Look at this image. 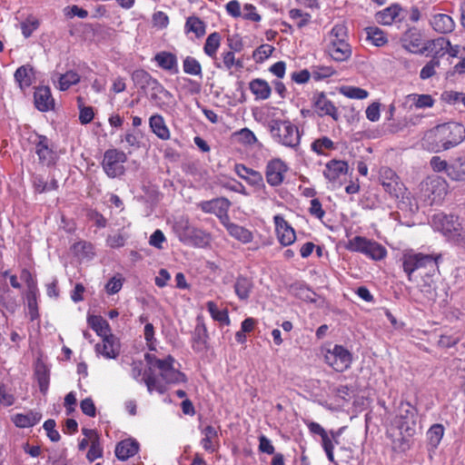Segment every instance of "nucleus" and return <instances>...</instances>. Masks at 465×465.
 I'll list each match as a JSON object with an SVG mask.
<instances>
[{"instance_id": "f257e3e1", "label": "nucleus", "mask_w": 465, "mask_h": 465, "mask_svg": "<svg viewBox=\"0 0 465 465\" xmlns=\"http://www.w3.org/2000/svg\"><path fill=\"white\" fill-rule=\"evenodd\" d=\"M465 137L464 127L456 123L445 124L429 131L422 145L430 151L440 152L460 143Z\"/></svg>"}, {"instance_id": "f03ea898", "label": "nucleus", "mask_w": 465, "mask_h": 465, "mask_svg": "<svg viewBox=\"0 0 465 465\" xmlns=\"http://www.w3.org/2000/svg\"><path fill=\"white\" fill-rule=\"evenodd\" d=\"M435 231L441 232L448 241L460 246L465 245L463 227L460 218L453 214L436 213L431 218Z\"/></svg>"}, {"instance_id": "7ed1b4c3", "label": "nucleus", "mask_w": 465, "mask_h": 465, "mask_svg": "<svg viewBox=\"0 0 465 465\" xmlns=\"http://www.w3.org/2000/svg\"><path fill=\"white\" fill-rule=\"evenodd\" d=\"M270 133L272 139L282 146L296 150L300 145L301 133L290 120H272Z\"/></svg>"}, {"instance_id": "20e7f679", "label": "nucleus", "mask_w": 465, "mask_h": 465, "mask_svg": "<svg viewBox=\"0 0 465 465\" xmlns=\"http://www.w3.org/2000/svg\"><path fill=\"white\" fill-rule=\"evenodd\" d=\"M440 254H425L416 252L413 250H407L402 253L401 261L402 268L410 282L412 281V274L415 271L427 268H437Z\"/></svg>"}, {"instance_id": "39448f33", "label": "nucleus", "mask_w": 465, "mask_h": 465, "mask_svg": "<svg viewBox=\"0 0 465 465\" xmlns=\"http://www.w3.org/2000/svg\"><path fill=\"white\" fill-rule=\"evenodd\" d=\"M345 248L350 252H360L373 261H381L387 256V250L383 245L363 236L350 239Z\"/></svg>"}, {"instance_id": "423d86ee", "label": "nucleus", "mask_w": 465, "mask_h": 465, "mask_svg": "<svg viewBox=\"0 0 465 465\" xmlns=\"http://www.w3.org/2000/svg\"><path fill=\"white\" fill-rule=\"evenodd\" d=\"M176 228L180 240L186 244L199 248H204L210 244V234L200 229L191 227L188 222L178 223Z\"/></svg>"}, {"instance_id": "0eeeda50", "label": "nucleus", "mask_w": 465, "mask_h": 465, "mask_svg": "<svg viewBox=\"0 0 465 465\" xmlns=\"http://www.w3.org/2000/svg\"><path fill=\"white\" fill-rule=\"evenodd\" d=\"M127 161L124 152L117 149H108L104 153L102 166L110 178H115L124 173V163Z\"/></svg>"}, {"instance_id": "6e6552de", "label": "nucleus", "mask_w": 465, "mask_h": 465, "mask_svg": "<svg viewBox=\"0 0 465 465\" xmlns=\"http://www.w3.org/2000/svg\"><path fill=\"white\" fill-rule=\"evenodd\" d=\"M380 180L384 190L396 200H404L407 190L395 172L388 167H383L380 171Z\"/></svg>"}, {"instance_id": "1a4fd4ad", "label": "nucleus", "mask_w": 465, "mask_h": 465, "mask_svg": "<svg viewBox=\"0 0 465 465\" xmlns=\"http://www.w3.org/2000/svg\"><path fill=\"white\" fill-rule=\"evenodd\" d=\"M325 362L336 371H344L351 364V354L341 345H334L324 353Z\"/></svg>"}, {"instance_id": "9d476101", "label": "nucleus", "mask_w": 465, "mask_h": 465, "mask_svg": "<svg viewBox=\"0 0 465 465\" xmlns=\"http://www.w3.org/2000/svg\"><path fill=\"white\" fill-rule=\"evenodd\" d=\"M447 191L448 185L446 181L440 177L429 178L421 185L422 194L430 204L441 202Z\"/></svg>"}, {"instance_id": "9b49d317", "label": "nucleus", "mask_w": 465, "mask_h": 465, "mask_svg": "<svg viewBox=\"0 0 465 465\" xmlns=\"http://www.w3.org/2000/svg\"><path fill=\"white\" fill-rule=\"evenodd\" d=\"M146 94L157 108L164 112L172 110L175 105L173 95L158 80Z\"/></svg>"}, {"instance_id": "f8f14e48", "label": "nucleus", "mask_w": 465, "mask_h": 465, "mask_svg": "<svg viewBox=\"0 0 465 465\" xmlns=\"http://www.w3.org/2000/svg\"><path fill=\"white\" fill-rule=\"evenodd\" d=\"M430 42L422 43L421 34L415 28L408 30L401 38V45L404 49L413 54H423L425 51H431L433 45Z\"/></svg>"}, {"instance_id": "ddd939ff", "label": "nucleus", "mask_w": 465, "mask_h": 465, "mask_svg": "<svg viewBox=\"0 0 465 465\" xmlns=\"http://www.w3.org/2000/svg\"><path fill=\"white\" fill-rule=\"evenodd\" d=\"M288 171L287 164L280 158L270 160L265 168L266 182L272 187L281 185Z\"/></svg>"}, {"instance_id": "4468645a", "label": "nucleus", "mask_w": 465, "mask_h": 465, "mask_svg": "<svg viewBox=\"0 0 465 465\" xmlns=\"http://www.w3.org/2000/svg\"><path fill=\"white\" fill-rule=\"evenodd\" d=\"M231 203L226 198H215L210 201H203L199 203L201 210L206 213L215 214L223 223L229 220L228 210Z\"/></svg>"}, {"instance_id": "2eb2a0df", "label": "nucleus", "mask_w": 465, "mask_h": 465, "mask_svg": "<svg viewBox=\"0 0 465 465\" xmlns=\"http://www.w3.org/2000/svg\"><path fill=\"white\" fill-rule=\"evenodd\" d=\"M398 425L401 430L411 435L416 425V410L408 402H401L399 406Z\"/></svg>"}, {"instance_id": "dca6fc26", "label": "nucleus", "mask_w": 465, "mask_h": 465, "mask_svg": "<svg viewBox=\"0 0 465 465\" xmlns=\"http://www.w3.org/2000/svg\"><path fill=\"white\" fill-rule=\"evenodd\" d=\"M276 234L279 242L283 246L292 244L296 239L294 229L284 220L282 215L273 217Z\"/></svg>"}, {"instance_id": "f3484780", "label": "nucleus", "mask_w": 465, "mask_h": 465, "mask_svg": "<svg viewBox=\"0 0 465 465\" xmlns=\"http://www.w3.org/2000/svg\"><path fill=\"white\" fill-rule=\"evenodd\" d=\"M403 9L400 5L393 4L390 6L379 11L375 15L376 21L383 25H391L393 23L401 22Z\"/></svg>"}, {"instance_id": "a211bd4d", "label": "nucleus", "mask_w": 465, "mask_h": 465, "mask_svg": "<svg viewBox=\"0 0 465 465\" xmlns=\"http://www.w3.org/2000/svg\"><path fill=\"white\" fill-rule=\"evenodd\" d=\"M234 170L237 175L246 181V183H248V184L251 186L256 189L265 188L263 176L260 172L249 168L243 164H236Z\"/></svg>"}, {"instance_id": "6ab92c4d", "label": "nucleus", "mask_w": 465, "mask_h": 465, "mask_svg": "<svg viewBox=\"0 0 465 465\" xmlns=\"http://www.w3.org/2000/svg\"><path fill=\"white\" fill-rule=\"evenodd\" d=\"M313 106L319 115H330L335 121L339 119L337 108L323 93L313 95Z\"/></svg>"}, {"instance_id": "aec40b11", "label": "nucleus", "mask_w": 465, "mask_h": 465, "mask_svg": "<svg viewBox=\"0 0 465 465\" xmlns=\"http://www.w3.org/2000/svg\"><path fill=\"white\" fill-rule=\"evenodd\" d=\"M429 23L432 29L439 34H449L455 29L453 18L447 14H433L430 15Z\"/></svg>"}, {"instance_id": "412c9836", "label": "nucleus", "mask_w": 465, "mask_h": 465, "mask_svg": "<svg viewBox=\"0 0 465 465\" xmlns=\"http://www.w3.org/2000/svg\"><path fill=\"white\" fill-rule=\"evenodd\" d=\"M119 348L118 340L113 334H110L103 337L102 344H96L95 351L106 359H115L119 354Z\"/></svg>"}, {"instance_id": "4be33fe9", "label": "nucleus", "mask_w": 465, "mask_h": 465, "mask_svg": "<svg viewBox=\"0 0 465 465\" xmlns=\"http://www.w3.org/2000/svg\"><path fill=\"white\" fill-rule=\"evenodd\" d=\"M35 153L44 164H51L54 161V153L50 147V141L46 136H37L35 142Z\"/></svg>"}, {"instance_id": "5701e85b", "label": "nucleus", "mask_w": 465, "mask_h": 465, "mask_svg": "<svg viewBox=\"0 0 465 465\" xmlns=\"http://www.w3.org/2000/svg\"><path fill=\"white\" fill-rule=\"evenodd\" d=\"M34 100L35 107L41 112H47L54 108V100L48 86L37 87L34 94Z\"/></svg>"}, {"instance_id": "b1692460", "label": "nucleus", "mask_w": 465, "mask_h": 465, "mask_svg": "<svg viewBox=\"0 0 465 465\" xmlns=\"http://www.w3.org/2000/svg\"><path fill=\"white\" fill-rule=\"evenodd\" d=\"M174 358L171 355L167 356V361L164 363L163 367L161 368L160 374L163 380H164L167 383H180L185 381V375L176 370L173 367Z\"/></svg>"}, {"instance_id": "393cba45", "label": "nucleus", "mask_w": 465, "mask_h": 465, "mask_svg": "<svg viewBox=\"0 0 465 465\" xmlns=\"http://www.w3.org/2000/svg\"><path fill=\"white\" fill-rule=\"evenodd\" d=\"M329 55L337 62L347 61L351 56V47L348 41H341V43L327 44L326 46Z\"/></svg>"}, {"instance_id": "a878e982", "label": "nucleus", "mask_w": 465, "mask_h": 465, "mask_svg": "<svg viewBox=\"0 0 465 465\" xmlns=\"http://www.w3.org/2000/svg\"><path fill=\"white\" fill-rule=\"evenodd\" d=\"M15 80L17 83L19 88L25 91L30 87L35 79V74L33 66L30 64H25L16 69L14 74Z\"/></svg>"}, {"instance_id": "bb28decb", "label": "nucleus", "mask_w": 465, "mask_h": 465, "mask_svg": "<svg viewBox=\"0 0 465 465\" xmlns=\"http://www.w3.org/2000/svg\"><path fill=\"white\" fill-rule=\"evenodd\" d=\"M223 224L226 228L228 233L237 241L241 242L242 243L246 244L252 241V232L246 229L245 227H242L234 223H231L229 220H227L226 222L223 221Z\"/></svg>"}, {"instance_id": "cd10ccee", "label": "nucleus", "mask_w": 465, "mask_h": 465, "mask_svg": "<svg viewBox=\"0 0 465 465\" xmlns=\"http://www.w3.org/2000/svg\"><path fill=\"white\" fill-rule=\"evenodd\" d=\"M131 79L134 84L144 94H147L157 82V79L153 78L148 72L143 69L134 71Z\"/></svg>"}, {"instance_id": "c85d7f7f", "label": "nucleus", "mask_w": 465, "mask_h": 465, "mask_svg": "<svg viewBox=\"0 0 465 465\" xmlns=\"http://www.w3.org/2000/svg\"><path fill=\"white\" fill-rule=\"evenodd\" d=\"M139 450V443L134 439L120 441L115 447V455L121 460H126Z\"/></svg>"}, {"instance_id": "c756f323", "label": "nucleus", "mask_w": 465, "mask_h": 465, "mask_svg": "<svg viewBox=\"0 0 465 465\" xmlns=\"http://www.w3.org/2000/svg\"><path fill=\"white\" fill-rule=\"evenodd\" d=\"M203 438L201 440V445L204 450L213 453L218 446V431L216 428L208 425L202 430Z\"/></svg>"}, {"instance_id": "7c9ffc66", "label": "nucleus", "mask_w": 465, "mask_h": 465, "mask_svg": "<svg viewBox=\"0 0 465 465\" xmlns=\"http://www.w3.org/2000/svg\"><path fill=\"white\" fill-rule=\"evenodd\" d=\"M348 171V164L344 161L331 160L325 167L324 176L331 182H335L341 175L345 174Z\"/></svg>"}, {"instance_id": "2f4dec72", "label": "nucleus", "mask_w": 465, "mask_h": 465, "mask_svg": "<svg viewBox=\"0 0 465 465\" xmlns=\"http://www.w3.org/2000/svg\"><path fill=\"white\" fill-rule=\"evenodd\" d=\"M149 126L152 132L161 140L170 139V130L161 114H153L149 119Z\"/></svg>"}, {"instance_id": "473e14b6", "label": "nucleus", "mask_w": 465, "mask_h": 465, "mask_svg": "<svg viewBox=\"0 0 465 465\" xmlns=\"http://www.w3.org/2000/svg\"><path fill=\"white\" fill-rule=\"evenodd\" d=\"M249 89L256 100H266L270 97L272 88L267 81L256 78L249 83Z\"/></svg>"}, {"instance_id": "72a5a7b5", "label": "nucleus", "mask_w": 465, "mask_h": 465, "mask_svg": "<svg viewBox=\"0 0 465 465\" xmlns=\"http://www.w3.org/2000/svg\"><path fill=\"white\" fill-rule=\"evenodd\" d=\"M82 431H83V434L85 437H87L91 442L90 449L86 455L87 459L90 461H94L96 459L102 457L103 448L101 447V445L99 443V439H98L96 432L93 430H88V429H83Z\"/></svg>"}, {"instance_id": "f704fd0d", "label": "nucleus", "mask_w": 465, "mask_h": 465, "mask_svg": "<svg viewBox=\"0 0 465 465\" xmlns=\"http://www.w3.org/2000/svg\"><path fill=\"white\" fill-rule=\"evenodd\" d=\"M42 419L38 411H30L26 413H18L13 417V422L19 428H29L37 424Z\"/></svg>"}, {"instance_id": "c9c22d12", "label": "nucleus", "mask_w": 465, "mask_h": 465, "mask_svg": "<svg viewBox=\"0 0 465 465\" xmlns=\"http://www.w3.org/2000/svg\"><path fill=\"white\" fill-rule=\"evenodd\" d=\"M154 60L163 70L177 73L178 64L176 56L170 52H160L155 54Z\"/></svg>"}, {"instance_id": "e433bc0d", "label": "nucleus", "mask_w": 465, "mask_h": 465, "mask_svg": "<svg viewBox=\"0 0 465 465\" xmlns=\"http://www.w3.org/2000/svg\"><path fill=\"white\" fill-rule=\"evenodd\" d=\"M430 45H433L431 52H434L436 54L447 52L451 56H457L460 53V46L451 45L450 42L444 37H439L431 41Z\"/></svg>"}, {"instance_id": "4c0bfd02", "label": "nucleus", "mask_w": 465, "mask_h": 465, "mask_svg": "<svg viewBox=\"0 0 465 465\" xmlns=\"http://www.w3.org/2000/svg\"><path fill=\"white\" fill-rule=\"evenodd\" d=\"M253 283L251 279L245 276H238L234 283V291L237 297L242 301H246L252 290Z\"/></svg>"}, {"instance_id": "58836bf2", "label": "nucleus", "mask_w": 465, "mask_h": 465, "mask_svg": "<svg viewBox=\"0 0 465 465\" xmlns=\"http://www.w3.org/2000/svg\"><path fill=\"white\" fill-rule=\"evenodd\" d=\"M222 36L219 33L213 32L210 34L204 43L203 52L210 58L216 60L217 51L221 45Z\"/></svg>"}, {"instance_id": "ea45409f", "label": "nucleus", "mask_w": 465, "mask_h": 465, "mask_svg": "<svg viewBox=\"0 0 465 465\" xmlns=\"http://www.w3.org/2000/svg\"><path fill=\"white\" fill-rule=\"evenodd\" d=\"M87 321L89 326L102 338L112 334L109 323L103 317L92 315L88 317Z\"/></svg>"}, {"instance_id": "a19ab883", "label": "nucleus", "mask_w": 465, "mask_h": 465, "mask_svg": "<svg viewBox=\"0 0 465 465\" xmlns=\"http://www.w3.org/2000/svg\"><path fill=\"white\" fill-rule=\"evenodd\" d=\"M444 427L441 424H433L427 431L428 445L431 450H435L440 445L443 435Z\"/></svg>"}, {"instance_id": "79ce46f5", "label": "nucleus", "mask_w": 465, "mask_h": 465, "mask_svg": "<svg viewBox=\"0 0 465 465\" xmlns=\"http://www.w3.org/2000/svg\"><path fill=\"white\" fill-rule=\"evenodd\" d=\"M186 33H193L196 37H202L206 33V25L197 16H190L187 18L184 25Z\"/></svg>"}, {"instance_id": "37998d69", "label": "nucleus", "mask_w": 465, "mask_h": 465, "mask_svg": "<svg viewBox=\"0 0 465 465\" xmlns=\"http://www.w3.org/2000/svg\"><path fill=\"white\" fill-rule=\"evenodd\" d=\"M448 176L453 181L465 182V158H459L450 164Z\"/></svg>"}, {"instance_id": "c03bdc74", "label": "nucleus", "mask_w": 465, "mask_h": 465, "mask_svg": "<svg viewBox=\"0 0 465 465\" xmlns=\"http://www.w3.org/2000/svg\"><path fill=\"white\" fill-rule=\"evenodd\" d=\"M406 100L417 108H430L434 104V99L430 94H411L407 95Z\"/></svg>"}, {"instance_id": "a18cd8bd", "label": "nucleus", "mask_w": 465, "mask_h": 465, "mask_svg": "<svg viewBox=\"0 0 465 465\" xmlns=\"http://www.w3.org/2000/svg\"><path fill=\"white\" fill-rule=\"evenodd\" d=\"M183 72L190 75L203 77V70L200 62L193 57L186 56L183 61Z\"/></svg>"}, {"instance_id": "49530a36", "label": "nucleus", "mask_w": 465, "mask_h": 465, "mask_svg": "<svg viewBox=\"0 0 465 465\" xmlns=\"http://www.w3.org/2000/svg\"><path fill=\"white\" fill-rule=\"evenodd\" d=\"M366 34L367 39L375 46H383L388 42L385 33L379 27H367Z\"/></svg>"}, {"instance_id": "de8ad7c7", "label": "nucleus", "mask_w": 465, "mask_h": 465, "mask_svg": "<svg viewBox=\"0 0 465 465\" xmlns=\"http://www.w3.org/2000/svg\"><path fill=\"white\" fill-rule=\"evenodd\" d=\"M207 310L209 313L211 314L212 318L219 322L222 324L229 325L230 324V319L228 316L227 310H219L216 303L214 302H208L206 303Z\"/></svg>"}, {"instance_id": "09e8293b", "label": "nucleus", "mask_w": 465, "mask_h": 465, "mask_svg": "<svg viewBox=\"0 0 465 465\" xmlns=\"http://www.w3.org/2000/svg\"><path fill=\"white\" fill-rule=\"evenodd\" d=\"M80 81L79 74L74 71H67L65 74H61L58 80V88L61 91H65L70 86L76 84Z\"/></svg>"}, {"instance_id": "8fccbe9b", "label": "nucleus", "mask_w": 465, "mask_h": 465, "mask_svg": "<svg viewBox=\"0 0 465 465\" xmlns=\"http://www.w3.org/2000/svg\"><path fill=\"white\" fill-rule=\"evenodd\" d=\"M348 35L345 25L341 24L335 25L327 36L328 44L331 43H341V41H347Z\"/></svg>"}, {"instance_id": "3c124183", "label": "nucleus", "mask_w": 465, "mask_h": 465, "mask_svg": "<svg viewBox=\"0 0 465 465\" xmlns=\"http://www.w3.org/2000/svg\"><path fill=\"white\" fill-rule=\"evenodd\" d=\"M340 94L348 98L359 100L365 99L369 95V93L365 89L351 85L341 86L340 88Z\"/></svg>"}, {"instance_id": "603ef678", "label": "nucleus", "mask_w": 465, "mask_h": 465, "mask_svg": "<svg viewBox=\"0 0 465 465\" xmlns=\"http://www.w3.org/2000/svg\"><path fill=\"white\" fill-rule=\"evenodd\" d=\"M312 150L318 154H324L326 150H332L334 148L333 142L326 137L316 139L311 145Z\"/></svg>"}, {"instance_id": "864d4df0", "label": "nucleus", "mask_w": 465, "mask_h": 465, "mask_svg": "<svg viewBox=\"0 0 465 465\" xmlns=\"http://www.w3.org/2000/svg\"><path fill=\"white\" fill-rule=\"evenodd\" d=\"M35 375L41 392L46 393L49 386V373L45 365L37 366Z\"/></svg>"}, {"instance_id": "5fc2aeb1", "label": "nucleus", "mask_w": 465, "mask_h": 465, "mask_svg": "<svg viewBox=\"0 0 465 465\" xmlns=\"http://www.w3.org/2000/svg\"><path fill=\"white\" fill-rule=\"evenodd\" d=\"M234 135L238 138V141L246 145H252L258 143L255 134L248 128H242L236 132Z\"/></svg>"}, {"instance_id": "6e6d98bb", "label": "nucleus", "mask_w": 465, "mask_h": 465, "mask_svg": "<svg viewBox=\"0 0 465 465\" xmlns=\"http://www.w3.org/2000/svg\"><path fill=\"white\" fill-rule=\"evenodd\" d=\"M38 26L39 21L36 18L33 16L28 17L21 23V31L23 35L25 38L30 37L32 34L38 28Z\"/></svg>"}, {"instance_id": "4d7b16f0", "label": "nucleus", "mask_w": 465, "mask_h": 465, "mask_svg": "<svg viewBox=\"0 0 465 465\" xmlns=\"http://www.w3.org/2000/svg\"><path fill=\"white\" fill-rule=\"evenodd\" d=\"M440 61L437 58H432L430 62H428L420 70V77L422 80H426L430 78L435 74L436 68L439 67Z\"/></svg>"}, {"instance_id": "13d9d810", "label": "nucleus", "mask_w": 465, "mask_h": 465, "mask_svg": "<svg viewBox=\"0 0 465 465\" xmlns=\"http://www.w3.org/2000/svg\"><path fill=\"white\" fill-rule=\"evenodd\" d=\"M289 15L292 20L297 21L296 24L299 27H302L307 25L311 19V15L309 14H305L302 10L296 8L291 9Z\"/></svg>"}, {"instance_id": "bf43d9fd", "label": "nucleus", "mask_w": 465, "mask_h": 465, "mask_svg": "<svg viewBox=\"0 0 465 465\" xmlns=\"http://www.w3.org/2000/svg\"><path fill=\"white\" fill-rule=\"evenodd\" d=\"M43 428L47 433L48 438L51 441L56 442L60 440V434L55 430V421L52 419H49L45 421Z\"/></svg>"}, {"instance_id": "052dcab7", "label": "nucleus", "mask_w": 465, "mask_h": 465, "mask_svg": "<svg viewBox=\"0 0 465 465\" xmlns=\"http://www.w3.org/2000/svg\"><path fill=\"white\" fill-rule=\"evenodd\" d=\"M274 48L270 45H262L253 52V58L257 62H262L268 58L273 52Z\"/></svg>"}, {"instance_id": "680f3d73", "label": "nucleus", "mask_w": 465, "mask_h": 465, "mask_svg": "<svg viewBox=\"0 0 465 465\" xmlns=\"http://www.w3.org/2000/svg\"><path fill=\"white\" fill-rule=\"evenodd\" d=\"M309 213L311 215L320 220H322L325 215V212L322 209V203L316 198L311 200Z\"/></svg>"}, {"instance_id": "e2e57ef3", "label": "nucleus", "mask_w": 465, "mask_h": 465, "mask_svg": "<svg viewBox=\"0 0 465 465\" xmlns=\"http://www.w3.org/2000/svg\"><path fill=\"white\" fill-rule=\"evenodd\" d=\"M242 16L246 20L253 22H259L261 20V15L256 13L255 6L251 4L244 5Z\"/></svg>"}, {"instance_id": "0e129e2a", "label": "nucleus", "mask_w": 465, "mask_h": 465, "mask_svg": "<svg viewBox=\"0 0 465 465\" xmlns=\"http://www.w3.org/2000/svg\"><path fill=\"white\" fill-rule=\"evenodd\" d=\"M169 24L168 15L162 12L157 11L153 15V25L160 29L166 28Z\"/></svg>"}, {"instance_id": "69168bd1", "label": "nucleus", "mask_w": 465, "mask_h": 465, "mask_svg": "<svg viewBox=\"0 0 465 465\" xmlns=\"http://www.w3.org/2000/svg\"><path fill=\"white\" fill-rule=\"evenodd\" d=\"M123 286V279L121 277L114 276L109 280L105 285V290L109 294L117 293Z\"/></svg>"}, {"instance_id": "338daca9", "label": "nucleus", "mask_w": 465, "mask_h": 465, "mask_svg": "<svg viewBox=\"0 0 465 465\" xmlns=\"http://www.w3.org/2000/svg\"><path fill=\"white\" fill-rule=\"evenodd\" d=\"M165 241H166V238H165L163 232L161 230H156L150 236L149 243L151 246H153L157 249L162 250L163 248V244Z\"/></svg>"}, {"instance_id": "774afa93", "label": "nucleus", "mask_w": 465, "mask_h": 465, "mask_svg": "<svg viewBox=\"0 0 465 465\" xmlns=\"http://www.w3.org/2000/svg\"><path fill=\"white\" fill-rule=\"evenodd\" d=\"M259 450L262 453L272 455L274 453V447L270 439L265 435L259 436Z\"/></svg>"}]
</instances>
